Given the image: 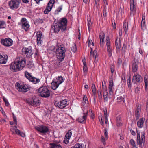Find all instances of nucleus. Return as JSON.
Listing matches in <instances>:
<instances>
[{
    "label": "nucleus",
    "instance_id": "7ed1b4c3",
    "mask_svg": "<svg viewBox=\"0 0 148 148\" xmlns=\"http://www.w3.org/2000/svg\"><path fill=\"white\" fill-rule=\"evenodd\" d=\"M57 47L56 48L55 52L57 54V58L59 61H63L65 56L66 51V48L64 45H57Z\"/></svg>",
    "mask_w": 148,
    "mask_h": 148
},
{
    "label": "nucleus",
    "instance_id": "58836bf2",
    "mask_svg": "<svg viewBox=\"0 0 148 148\" xmlns=\"http://www.w3.org/2000/svg\"><path fill=\"white\" fill-rule=\"evenodd\" d=\"M72 134V131L71 130H69L66 133L65 137L66 138H70Z\"/></svg>",
    "mask_w": 148,
    "mask_h": 148
},
{
    "label": "nucleus",
    "instance_id": "ddd939ff",
    "mask_svg": "<svg viewBox=\"0 0 148 148\" xmlns=\"http://www.w3.org/2000/svg\"><path fill=\"white\" fill-rule=\"evenodd\" d=\"M139 60L138 58H134L132 62V71L134 73L136 72L137 71L138 68Z\"/></svg>",
    "mask_w": 148,
    "mask_h": 148
},
{
    "label": "nucleus",
    "instance_id": "680f3d73",
    "mask_svg": "<svg viewBox=\"0 0 148 148\" xmlns=\"http://www.w3.org/2000/svg\"><path fill=\"white\" fill-rule=\"evenodd\" d=\"M104 134L106 138H107L108 137V132L107 130L106 129H105L104 131Z\"/></svg>",
    "mask_w": 148,
    "mask_h": 148
},
{
    "label": "nucleus",
    "instance_id": "a211bd4d",
    "mask_svg": "<svg viewBox=\"0 0 148 148\" xmlns=\"http://www.w3.org/2000/svg\"><path fill=\"white\" fill-rule=\"evenodd\" d=\"M88 111H87L85 113H84V115L83 116L80 117L78 119V121L81 123H85L86 119L88 115Z\"/></svg>",
    "mask_w": 148,
    "mask_h": 148
},
{
    "label": "nucleus",
    "instance_id": "e433bc0d",
    "mask_svg": "<svg viewBox=\"0 0 148 148\" xmlns=\"http://www.w3.org/2000/svg\"><path fill=\"white\" fill-rule=\"evenodd\" d=\"M25 77L29 80H30L31 78L32 77V76L31 75V74L27 72L26 71L25 72Z\"/></svg>",
    "mask_w": 148,
    "mask_h": 148
},
{
    "label": "nucleus",
    "instance_id": "2f4dec72",
    "mask_svg": "<svg viewBox=\"0 0 148 148\" xmlns=\"http://www.w3.org/2000/svg\"><path fill=\"white\" fill-rule=\"evenodd\" d=\"M107 53L108 56L111 57L112 54V47L107 48Z\"/></svg>",
    "mask_w": 148,
    "mask_h": 148
},
{
    "label": "nucleus",
    "instance_id": "7c9ffc66",
    "mask_svg": "<svg viewBox=\"0 0 148 148\" xmlns=\"http://www.w3.org/2000/svg\"><path fill=\"white\" fill-rule=\"evenodd\" d=\"M64 80V79L61 76H58L56 79V81L60 84L63 82Z\"/></svg>",
    "mask_w": 148,
    "mask_h": 148
},
{
    "label": "nucleus",
    "instance_id": "f3484780",
    "mask_svg": "<svg viewBox=\"0 0 148 148\" xmlns=\"http://www.w3.org/2000/svg\"><path fill=\"white\" fill-rule=\"evenodd\" d=\"M42 32L40 31H38L36 33L37 42L38 45H40L42 41L41 38Z\"/></svg>",
    "mask_w": 148,
    "mask_h": 148
},
{
    "label": "nucleus",
    "instance_id": "a19ab883",
    "mask_svg": "<svg viewBox=\"0 0 148 148\" xmlns=\"http://www.w3.org/2000/svg\"><path fill=\"white\" fill-rule=\"evenodd\" d=\"M83 64H84V66L83 67V70L84 72H86L88 70V69L87 67V66L86 63V62L85 61H83Z\"/></svg>",
    "mask_w": 148,
    "mask_h": 148
},
{
    "label": "nucleus",
    "instance_id": "0e129e2a",
    "mask_svg": "<svg viewBox=\"0 0 148 148\" xmlns=\"http://www.w3.org/2000/svg\"><path fill=\"white\" fill-rule=\"evenodd\" d=\"M126 47V45H125V44H124L123 45V47L122 48V50H123V51L124 53L125 52V49Z\"/></svg>",
    "mask_w": 148,
    "mask_h": 148
},
{
    "label": "nucleus",
    "instance_id": "09e8293b",
    "mask_svg": "<svg viewBox=\"0 0 148 148\" xmlns=\"http://www.w3.org/2000/svg\"><path fill=\"white\" fill-rule=\"evenodd\" d=\"M3 100L4 102H5L6 106H8L9 105V103L6 99L4 97L3 98Z\"/></svg>",
    "mask_w": 148,
    "mask_h": 148
},
{
    "label": "nucleus",
    "instance_id": "de8ad7c7",
    "mask_svg": "<svg viewBox=\"0 0 148 148\" xmlns=\"http://www.w3.org/2000/svg\"><path fill=\"white\" fill-rule=\"evenodd\" d=\"M103 11V16L105 17L107 15L106 7L105 6L104 7Z\"/></svg>",
    "mask_w": 148,
    "mask_h": 148
},
{
    "label": "nucleus",
    "instance_id": "bf43d9fd",
    "mask_svg": "<svg viewBox=\"0 0 148 148\" xmlns=\"http://www.w3.org/2000/svg\"><path fill=\"white\" fill-rule=\"evenodd\" d=\"M140 90V88L137 87L135 88V91L136 93H138Z\"/></svg>",
    "mask_w": 148,
    "mask_h": 148
},
{
    "label": "nucleus",
    "instance_id": "393cba45",
    "mask_svg": "<svg viewBox=\"0 0 148 148\" xmlns=\"http://www.w3.org/2000/svg\"><path fill=\"white\" fill-rule=\"evenodd\" d=\"M50 148H62L61 145L59 144H56L54 143H50Z\"/></svg>",
    "mask_w": 148,
    "mask_h": 148
},
{
    "label": "nucleus",
    "instance_id": "9b49d317",
    "mask_svg": "<svg viewBox=\"0 0 148 148\" xmlns=\"http://www.w3.org/2000/svg\"><path fill=\"white\" fill-rule=\"evenodd\" d=\"M23 53L25 54L27 57L30 58L33 53L32 51V47H29L28 48H24L22 49Z\"/></svg>",
    "mask_w": 148,
    "mask_h": 148
},
{
    "label": "nucleus",
    "instance_id": "aec40b11",
    "mask_svg": "<svg viewBox=\"0 0 148 148\" xmlns=\"http://www.w3.org/2000/svg\"><path fill=\"white\" fill-rule=\"evenodd\" d=\"M8 56L7 55L3 56L0 53V64H5L6 63Z\"/></svg>",
    "mask_w": 148,
    "mask_h": 148
},
{
    "label": "nucleus",
    "instance_id": "4468645a",
    "mask_svg": "<svg viewBox=\"0 0 148 148\" xmlns=\"http://www.w3.org/2000/svg\"><path fill=\"white\" fill-rule=\"evenodd\" d=\"M35 128L38 131L43 134H46L49 131L48 128L47 126L43 125L36 126Z\"/></svg>",
    "mask_w": 148,
    "mask_h": 148
},
{
    "label": "nucleus",
    "instance_id": "052dcab7",
    "mask_svg": "<svg viewBox=\"0 0 148 148\" xmlns=\"http://www.w3.org/2000/svg\"><path fill=\"white\" fill-rule=\"evenodd\" d=\"M122 62V60L121 58H118L117 63L119 64L120 65L121 64Z\"/></svg>",
    "mask_w": 148,
    "mask_h": 148
},
{
    "label": "nucleus",
    "instance_id": "dca6fc26",
    "mask_svg": "<svg viewBox=\"0 0 148 148\" xmlns=\"http://www.w3.org/2000/svg\"><path fill=\"white\" fill-rule=\"evenodd\" d=\"M113 83L112 80V78H110V80L109 81V95H111L113 93V90H112L113 87Z\"/></svg>",
    "mask_w": 148,
    "mask_h": 148
},
{
    "label": "nucleus",
    "instance_id": "3c124183",
    "mask_svg": "<svg viewBox=\"0 0 148 148\" xmlns=\"http://www.w3.org/2000/svg\"><path fill=\"white\" fill-rule=\"evenodd\" d=\"M70 138H66L65 137L64 140L63 141L64 143L66 144H67L69 143V140Z\"/></svg>",
    "mask_w": 148,
    "mask_h": 148
},
{
    "label": "nucleus",
    "instance_id": "1a4fd4ad",
    "mask_svg": "<svg viewBox=\"0 0 148 148\" xmlns=\"http://www.w3.org/2000/svg\"><path fill=\"white\" fill-rule=\"evenodd\" d=\"M54 103L56 107L61 109L64 108L68 105L67 101L66 99L60 101H56Z\"/></svg>",
    "mask_w": 148,
    "mask_h": 148
},
{
    "label": "nucleus",
    "instance_id": "f8f14e48",
    "mask_svg": "<svg viewBox=\"0 0 148 148\" xmlns=\"http://www.w3.org/2000/svg\"><path fill=\"white\" fill-rule=\"evenodd\" d=\"M13 41L10 38H5L2 39L1 40V43L4 46L9 47L11 46L13 44Z\"/></svg>",
    "mask_w": 148,
    "mask_h": 148
},
{
    "label": "nucleus",
    "instance_id": "6ab92c4d",
    "mask_svg": "<svg viewBox=\"0 0 148 148\" xmlns=\"http://www.w3.org/2000/svg\"><path fill=\"white\" fill-rule=\"evenodd\" d=\"M100 40V45L101 47H103V43L104 42L105 34L102 31L101 32L99 36Z\"/></svg>",
    "mask_w": 148,
    "mask_h": 148
},
{
    "label": "nucleus",
    "instance_id": "39448f33",
    "mask_svg": "<svg viewBox=\"0 0 148 148\" xmlns=\"http://www.w3.org/2000/svg\"><path fill=\"white\" fill-rule=\"evenodd\" d=\"M39 95L42 97L47 98L50 96V92L46 86H42L38 89Z\"/></svg>",
    "mask_w": 148,
    "mask_h": 148
},
{
    "label": "nucleus",
    "instance_id": "a878e982",
    "mask_svg": "<svg viewBox=\"0 0 148 148\" xmlns=\"http://www.w3.org/2000/svg\"><path fill=\"white\" fill-rule=\"evenodd\" d=\"M127 82L128 87L129 88L131 89L132 87V85L130 75L127 77Z\"/></svg>",
    "mask_w": 148,
    "mask_h": 148
},
{
    "label": "nucleus",
    "instance_id": "6e6552de",
    "mask_svg": "<svg viewBox=\"0 0 148 148\" xmlns=\"http://www.w3.org/2000/svg\"><path fill=\"white\" fill-rule=\"evenodd\" d=\"M16 86V88H17L18 90L20 92H26L28 91L29 90V86L26 84H20L18 83Z\"/></svg>",
    "mask_w": 148,
    "mask_h": 148
},
{
    "label": "nucleus",
    "instance_id": "864d4df0",
    "mask_svg": "<svg viewBox=\"0 0 148 148\" xmlns=\"http://www.w3.org/2000/svg\"><path fill=\"white\" fill-rule=\"evenodd\" d=\"M75 148H82V145L79 143H77L74 146Z\"/></svg>",
    "mask_w": 148,
    "mask_h": 148
},
{
    "label": "nucleus",
    "instance_id": "c9c22d12",
    "mask_svg": "<svg viewBox=\"0 0 148 148\" xmlns=\"http://www.w3.org/2000/svg\"><path fill=\"white\" fill-rule=\"evenodd\" d=\"M6 27L5 22L3 20L0 21V28H4Z\"/></svg>",
    "mask_w": 148,
    "mask_h": 148
},
{
    "label": "nucleus",
    "instance_id": "4d7b16f0",
    "mask_svg": "<svg viewBox=\"0 0 148 148\" xmlns=\"http://www.w3.org/2000/svg\"><path fill=\"white\" fill-rule=\"evenodd\" d=\"M98 94L99 99H101L102 98V94L101 93L99 92V90L98 91Z\"/></svg>",
    "mask_w": 148,
    "mask_h": 148
},
{
    "label": "nucleus",
    "instance_id": "cd10ccee",
    "mask_svg": "<svg viewBox=\"0 0 148 148\" xmlns=\"http://www.w3.org/2000/svg\"><path fill=\"white\" fill-rule=\"evenodd\" d=\"M136 8L134 4V0H131L130 9L131 11H135Z\"/></svg>",
    "mask_w": 148,
    "mask_h": 148
},
{
    "label": "nucleus",
    "instance_id": "a18cd8bd",
    "mask_svg": "<svg viewBox=\"0 0 148 148\" xmlns=\"http://www.w3.org/2000/svg\"><path fill=\"white\" fill-rule=\"evenodd\" d=\"M34 66V65L33 64H27L26 65V67L29 69H31L33 68Z\"/></svg>",
    "mask_w": 148,
    "mask_h": 148
},
{
    "label": "nucleus",
    "instance_id": "20e7f679",
    "mask_svg": "<svg viewBox=\"0 0 148 148\" xmlns=\"http://www.w3.org/2000/svg\"><path fill=\"white\" fill-rule=\"evenodd\" d=\"M145 133L144 132L141 133V137H140V132L137 130V144L139 146L140 148H143L144 145V143L145 140Z\"/></svg>",
    "mask_w": 148,
    "mask_h": 148
},
{
    "label": "nucleus",
    "instance_id": "c85d7f7f",
    "mask_svg": "<svg viewBox=\"0 0 148 148\" xmlns=\"http://www.w3.org/2000/svg\"><path fill=\"white\" fill-rule=\"evenodd\" d=\"M63 5H61L59 6L55 11L54 14L55 15H57L58 14L59 12H61V10L62 9Z\"/></svg>",
    "mask_w": 148,
    "mask_h": 148
},
{
    "label": "nucleus",
    "instance_id": "0eeeda50",
    "mask_svg": "<svg viewBox=\"0 0 148 148\" xmlns=\"http://www.w3.org/2000/svg\"><path fill=\"white\" fill-rule=\"evenodd\" d=\"M21 2V0H11L8 2V5L12 10L18 8Z\"/></svg>",
    "mask_w": 148,
    "mask_h": 148
},
{
    "label": "nucleus",
    "instance_id": "774afa93",
    "mask_svg": "<svg viewBox=\"0 0 148 148\" xmlns=\"http://www.w3.org/2000/svg\"><path fill=\"white\" fill-rule=\"evenodd\" d=\"M146 112L148 113V101L146 102Z\"/></svg>",
    "mask_w": 148,
    "mask_h": 148
},
{
    "label": "nucleus",
    "instance_id": "13d9d810",
    "mask_svg": "<svg viewBox=\"0 0 148 148\" xmlns=\"http://www.w3.org/2000/svg\"><path fill=\"white\" fill-rule=\"evenodd\" d=\"M91 89L92 91L96 90V87L95 85L93 84L92 85Z\"/></svg>",
    "mask_w": 148,
    "mask_h": 148
},
{
    "label": "nucleus",
    "instance_id": "5701e85b",
    "mask_svg": "<svg viewBox=\"0 0 148 148\" xmlns=\"http://www.w3.org/2000/svg\"><path fill=\"white\" fill-rule=\"evenodd\" d=\"M59 84L56 80V79H54L51 83V88L52 89L55 90L58 87Z\"/></svg>",
    "mask_w": 148,
    "mask_h": 148
},
{
    "label": "nucleus",
    "instance_id": "603ef678",
    "mask_svg": "<svg viewBox=\"0 0 148 148\" xmlns=\"http://www.w3.org/2000/svg\"><path fill=\"white\" fill-rule=\"evenodd\" d=\"M97 53L96 50H94L93 51V56L94 58L96 59L97 55Z\"/></svg>",
    "mask_w": 148,
    "mask_h": 148
},
{
    "label": "nucleus",
    "instance_id": "2eb2a0df",
    "mask_svg": "<svg viewBox=\"0 0 148 148\" xmlns=\"http://www.w3.org/2000/svg\"><path fill=\"white\" fill-rule=\"evenodd\" d=\"M136 107L135 112V116L136 119L137 120L140 116L141 107V105L138 104L136 105Z\"/></svg>",
    "mask_w": 148,
    "mask_h": 148
},
{
    "label": "nucleus",
    "instance_id": "b1692460",
    "mask_svg": "<svg viewBox=\"0 0 148 148\" xmlns=\"http://www.w3.org/2000/svg\"><path fill=\"white\" fill-rule=\"evenodd\" d=\"M107 89L106 87V86H105V90H104L103 95L104 99L105 101H107L108 100V98H110L111 97L110 96V95H109L108 94V92L107 91Z\"/></svg>",
    "mask_w": 148,
    "mask_h": 148
},
{
    "label": "nucleus",
    "instance_id": "49530a36",
    "mask_svg": "<svg viewBox=\"0 0 148 148\" xmlns=\"http://www.w3.org/2000/svg\"><path fill=\"white\" fill-rule=\"evenodd\" d=\"M17 134L18 135H20L22 137H24L25 136V134L23 132H21L20 131L19 132H17Z\"/></svg>",
    "mask_w": 148,
    "mask_h": 148
},
{
    "label": "nucleus",
    "instance_id": "37998d69",
    "mask_svg": "<svg viewBox=\"0 0 148 148\" xmlns=\"http://www.w3.org/2000/svg\"><path fill=\"white\" fill-rule=\"evenodd\" d=\"M73 45H73L71 47V50L73 52L75 53L77 51V47L75 43Z\"/></svg>",
    "mask_w": 148,
    "mask_h": 148
},
{
    "label": "nucleus",
    "instance_id": "4c0bfd02",
    "mask_svg": "<svg viewBox=\"0 0 148 148\" xmlns=\"http://www.w3.org/2000/svg\"><path fill=\"white\" fill-rule=\"evenodd\" d=\"M117 38L116 39V40L115 41V46L116 49H119L121 46L120 44V40L119 39V42H117Z\"/></svg>",
    "mask_w": 148,
    "mask_h": 148
},
{
    "label": "nucleus",
    "instance_id": "423d86ee",
    "mask_svg": "<svg viewBox=\"0 0 148 148\" xmlns=\"http://www.w3.org/2000/svg\"><path fill=\"white\" fill-rule=\"evenodd\" d=\"M26 102L29 104L33 106H39L40 103V100L38 98L36 97L27 98L26 100Z\"/></svg>",
    "mask_w": 148,
    "mask_h": 148
},
{
    "label": "nucleus",
    "instance_id": "f257e3e1",
    "mask_svg": "<svg viewBox=\"0 0 148 148\" xmlns=\"http://www.w3.org/2000/svg\"><path fill=\"white\" fill-rule=\"evenodd\" d=\"M26 60L25 58L22 57L16 59L15 61L12 62L10 68L11 70L15 72L19 71L23 69L26 64Z\"/></svg>",
    "mask_w": 148,
    "mask_h": 148
},
{
    "label": "nucleus",
    "instance_id": "e2e57ef3",
    "mask_svg": "<svg viewBox=\"0 0 148 148\" xmlns=\"http://www.w3.org/2000/svg\"><path fill=\"white\" fill-rule=\"evenodd\" d=\"M91 22L90 21H89L87 23V25L89 31H90V26L91 25Z\"/></svg>",
    "mask_w": 148,
    "mask_h": 148
},
{
    "label": "nucleus",
    "instance_id": "473e14b6",
    "mask_svg": "<svg viewBox=\"0 0 148 148\" xmlns=\"http://www.w3.org/2000/svg\"><path fill=\"white\" fill-rule=\"evenodd\" d=\"M123 27L125 32V34L127 33V32L128 30V24L126 21H124L123 23Z\"/></svg>",
    "mask_w": 148,
    "mask_h": 148
},
{
    "label": "nucleus",
    "instance_id": "c756f323",
    "mask_svg": "<svg viewBox=\"0 0 148 148\" xmlns=\"http://www.w3.org/2000/svg\"><path fill=\"white\" fill-rule=\"evenodd\" d=\"M52 8V6H50L49 5H48L47 4L46 8L44 11V13L45 14H48L51 10Z\"/></svg>",
    "mask_w": 148,
    "mask_h": 148
},
{
    "label": "nucleus",
    "instance_id": "72a5a7b5",
    "mask_svg": "<svg viewBox=\"0 0 148 148\" xmlns=\"http://www.w3.org/2000/svg\"><path fill=\"white\" fill-rule=\"evenodd\" d=\"M11 132L13 134H17V132H19L20 130L17 129H15L14 127H12L10 129Z\"/></svg>",
    "mask_w": 148,
    "mask_h": 148
},
{
    "label": "nucleus",
    "instance_id": "f03ea898",
    "mask_svg": "<svg viewBox=\"0 0 148 148\" xmlns=\"http://www.w3.org/2000/svg\"><path fill=\"white\" fill-rule=\"evenodd\" d=\"M67 23V21L66 18H62L56 23L54 22L51 26V29H53L55 33L58 32L60 30L62 31H64L66 29Z\"/></svg>",
    "mask_w": 148,
    "mask_h": 148
},
{
    "label": "nucleus",
    "instance_id": "5fc2aeb1",
    "mask_svg": "<svg viewBox=\"0 0 148 148\" xmlns=\"http://www.w3.org/2000/svg\"><path fill=\"white\" fill-rule=\"evenodd\" d=\"M103 111L105 117H107V110L106 108L104 109Z\"/></svg>",
    "mask_w": 148,
    "mask_h": 148
},
{
    "label": "nucleus",
    "instance_id": "c03bdc74",
    "mask_svg": "<svg viewBox=\"0 0 148 148\" xmlns=\"http://www.w3.org/2000/svg\"><path fill=\"white\" fill-rule=\"evenodd\" d=\"M117 99L118 101H122L123 102H124V97H123L122 96H120L117 98Z\"/></svg>",
    "mask_w": 148,
    "mask_h": 148
},
{
    "label": "nucleus",
    "instance_id": "bb28decb",
    "mask_svg": "<svg viewBox=\"0 0 148 148\" xmlns=\"http://www.w3.org/2000/svg\"><path fill=\"white\" fill-rule=\"evenodd\" d=\"M29 81L31 82L33 84H36L38 83L40 81V79H39L36 78L35 77H32L30 79Z\"/></svg>",
    "mask_w": 148,
    "mask_h": 148
},
{
    "label": "nucleus",
    "instance_id": "412c9836",
    "mask_svg": "<svg viewBox=\"0 0 148 148\" xmlns=\"http://www.w3.org/2000/svg\"><path fill=\"white\" fill-rule=\"evenodd\" d=\"M145 120V118L143 117L140 118L139 119L137 123V126L139 128H142L143 127Z\"/></svg>",
    "mask_w": 148,
    "mask_h": 148
},
{
    "label": "nucleus",
    "instance_id": "338daca9",
    "mask_svg": "<svg viewBox=\"0 0 148 148\" xmlns=\"http://www.w3.org/2000/svg\"><path fill=\"white\" fill-rule=\"evenodd\" d=\"M130 132H131V134L133 135V136H135V135H136V133H135V132L132 130H130Z\"/></svg>",
    "mask_w": 148,
    "mask_h": 148
},
{
    "label": "nucleus",
    "instance_id": "f704fd0d",
    "mask_svg": "<svg viewBox=\"0 0 148 148\" xmlns=\"http://www.w3.org/2000/svg\"><path fill=\"white\" fill-rule=\"evenodd\" d=\"M106 38V42L107 46V48L111 47L110 45V42L109 36H107Z\"/></svg>",
    "mask_w": 148,
    "mask_h": 148
},
{
    "label": "nucleus",
    "instance_id": "4be33fe9",
    "mask_svg": "<svg viewBox=\"0 0 148 148\" xmlns=\"http://www.w3.org/2000/svg\"><path fill=\"white\" fill-rule=\"evenodd\" d=\"M142 79V78L141 76L139 74H134L133 76L132 79V82H134V80L137 82H140V80Z\"/></svg>",
    "mask_w": 148,
    "mask_h": 148
},
{
    "label": "nucleus",
    "instance_id": "79ce46f5",
    "mask_svg": "<svg viewBox=\"0 0 148 148\" xmlns=\"http://www.w3.org/2000/svg\"><path fill=\"white\" fill-rule=\"evenodd\" d=\"M55 0H50L47 4L48 5H49L50 6H52V7L55 2Z\"/></svg>",
    "mask_w": 148,
    "mask_h": 148
},
{
    "label": "nucleus",
    "instance_id": "6e6d98bb",
    "mask_svg": "<svg viewBox=\"0 0 148 148\" xmlns=\"http://www.w3.org/2000/svg\"><path fill=\"white\" fill-rule=\"evenodd\" d=\"M145 20H142L141 22V27H144L145 26Z\"/></svg>",
    "mask_w": 148,
    "mask_h": 148
},
{
    "label": "nucleus",
    "instance_id": "9d476101",
    "mask_svg": "<svg viewBox=\"0 0 148 148\" xmlns=\"http://www.w3.org/2000/svg\"><path fill=\"white\" fill-rule=\"evenodd\" d=\"M21 27L22 29H24L25 31H27L29 27V25L28 21L25 18H22L21 20Z\"/></svg>",
    "mask_w": 148,
    "mask_h": 148
},
{
    "label": "nucleus",
    "instance_id": "ea45409f",
    "mask_svg": "<svg viewBox=\"0 0 148 148\" xmlns=\"http://www.w3.org/2000/svg\"><path fill=\"white\" fill-rule=\"evenodd\" d=\"M130 142L131 145L133 146L134 148H138V147L136 146L135 141L134 140L131 139Z\"/></svg>",
    "mask_w": 148,
    "mask_h": 148
},
{
    "label": "nucleus",
    "instance_id": "8fccbe9b",
    "mask_svg": "<svg viewBox=\"0 0 148 148\" xmlns=\"http://www.w3.org/2000/svg\"><path fill=\"white\" fill-rule=\"evenodd\" d=\"M12 114H13V118L14 122L15 123V124L17 125V120H16V117L14 115V114L13 113Z\"/></svg>",
    "mask_w": 148,
    "mask_h": 148
},
{
    "label": "nucleus",
    "instance_id": "69168bd1",
    "mask_svg": "<svg viewBox=\"0 0 148 148\" xmlns=\"http://www.w3.org/2000/svg\"><path fill=\"white\" fill-rule=\"evenodd\" d=\"M101 119L100 120V121L101 125H103L104 124V121L103 119V118H102L101 116Z\"/></svg>",
    "mask_w": 148,
    "mask_h": 148
}]
</instances>
